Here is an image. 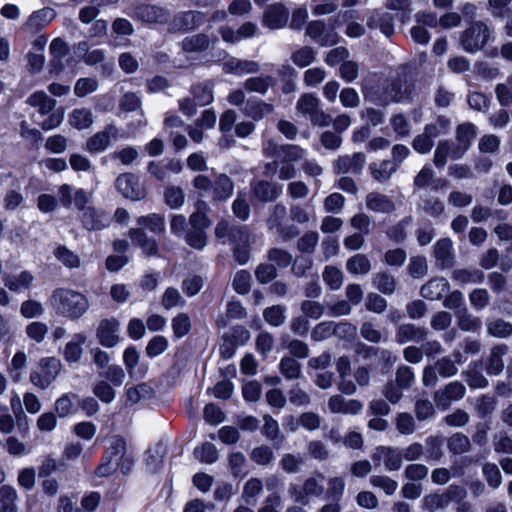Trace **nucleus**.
<instances>
[{
    "mask_svg": "<svg viewBox=\"0 0 512 512\" xmlns=\"http://www.w3.org/2000/svg\"><path fill=\"white\" fill-rule=\"evenodd\" d=\"M49 303L57 314L72 320L82 317L90 306L84 294L69 288L55 289L49 298Z\"/></svg>",
    "mask_w": 512,
    "mask_h": 512,
    "instance_id": "1",
    "label": "nucleus"
},
{
    "mask_svg": "<svg viewBox=\"0 0 512 512\" xmlns=\"http://www.w3.org/2000/svg\"><path fill=\"white\" fill-rule=\"evenodd\" d=\"M132 460L126 455V442L119 436L115 435L109 439L103 462L97 467L96 474L100 477L108 476L117 469L126 472L130 469Z\"/></svg>",
    "mask_w": 512,
    "mask_h": 512,
    "instance_id": "2",
    "label": "nucleus"
},
{
    "mask_svg": "<svg viewBox=\"0 0 512 512\" xmlns=\"http://www.w3.org/2000/svg\"><path fill=\"white\" fill-rule=\"evenodd\" d=\"M193 186L198 190L210 192L213 200L226 201L234 192V183L224 173L215 174L213 180L205 175H198L193 180Z\"/></svg>",
    "mask_w": 512,
    "mask_h": 512,
    "instance_id": "3",
    "label": "nucleus"
},
{
    "mask_svg": "<svg viewBox=\"0 0 512 512\" xmlns=\"http://www.w3.org/2000/svg\"><path fill=\"white\" fill-rule=\"evenodd\" d=\"M411 88L407 81L394 79L389 81L380 93L364 91V97L378 105H388L392 102H404L409 99Z\"/></svg>",
    "mask_w": 512,
    "mask_h": 512,
    "instance_id": "4",
    "label": "nucleus"
},
{
    "mask_svg": "<svg viewBox=\"0 0 512 512\" xmlns=\"http://www.w3.org/2000/svg\"><path fill=\"white\" fill-rule=\"evenodd\" d=\"M62 369L61 361L56 357H44L38 362V368L31 371L29 380L38 389H47L56 380Z\"/></svg>",
    "mask_w": 512,
    "mask_h": 512,
    "instance_id": "5",
    "label": "nucleus"
},
{
    "mask_svg": "<svg viewBox=\"0 0 512 512\" xmlns=\"http://www.w3.org/2000/svg\"><path fill=\"white\" fill-rule=\"evenodd\" d=\"M296 109L315 125L327 126L330 123L329 116L320 108V100L315 94H303L297 101Z\"/></svg>",
    "mask_w": 512,
    "mask_h": 512,
    "instance_id": "6",
    "label": "nucleus"
},
{
    "mask_svg": "<svg viewBox=\"0 0 512 512\" xmlns=\"http://www.w3.org/2000/svg\"><path fill=\"white\" fill-rule=\"evenodd\" d=\"M490 38V30L483 22L473 23L461 36V45L469 53L481 50Z\"/></svg>",
    "mask_w": 512,
    "mask_h": 512,
    "instance_id": "7",
    "label": "nucleus"
},
{
    "mask_svg": "<svg viewBox=\"0 0 512 512\" xmlns=\"http://www.w3.org/2000/svg\"><path fill=\"white\" fill-rule=\"evenodd\" d=\"M324 482L325 477L318 474L308 477L302 486H291L289 492L293 500L307 504L309 497H320L324 493Z\"/></svg>",
    "mask_w": 512,
    "mask_h": 512,
    "instance_id": "8",
    "label": "nucleus"
},
{
    "mask_svg": "<svg viewBox=\"0 0 512 512\" xmlns=\"http://www.w3.org/2000/svg\"><path fill=\"white\" fill-rule=\"evenodd\" d=\"M207 17L200 11H185L176 14L168 23L170 32H186L199 28L206 23Z\"/></svg>",
    "mask_w": 512,
    "mask_h": 512,
    "instance_id": "9",
    "label": "nucleus"
},
{
    "mask_svg": "<svg viewBox=\"0 0 512 512\" xmlns=\"http://www.w3.org/2000/svg\"><path fill=\"white\" fill-rule=\"evenodd\" d=\"M258 31L257 24L251 21L242 23L237 29L229 25H222L218 28L221 39L225 43L233 45L256 36Z\"/></svg>",
    "mask_w": 512,
    "mask_h": 512,
    "instance_id": "10",
    "label": "nucleus"
},
{
    "mask_svg": "<svg viewBox=\"0 0 512 512\" xmlns=\"http://www.w3.org/2000/svg\"><path fill=\"white\" fill-rule=\"evenodd\" d=\"M286 218V207L283 204H276L267 220L268 229L284 239L296 236L298 230L294 226L285 225Z\"/></svg>",
    "mask_w": 512,
    "mask_h": 512,
    "instance_id": "11",
    "label": "nucleus"
},
{
    "mask_svg": "<svg viewBox=\"0 0 512 512\" xmlns=\"http://www.w3.org/2000/svg\"><path fill=\"white\" fill-rule=\"evenodd\" d=\"M116 188L126 198L138 201L146 196V191L138 177L131 173H124L117 177Z\"/></svg>",
    "mask_w": 512,
    "mask_h": 512,
    "instance_id": "12",
    "label": "nucleus"
},
{
    "mask_svg": "<svg viewBox=\"0 0 512 512\" xmlns=\"http://www.w3.org/2000/svg\"><path fill=\"white\" fill-rule=\"evenodd\" d=\"M118 134L117 127L109 124L87 140L85 149L93 154L101 153L110 146L112 141L117 140Z\"/></svg>",
    "mask_w": 512,
    "mask_h": 512,
    "instance_id": "13",
    "label": "nucleus"
},
{
    "mask_svg": "<svg viewBox=\"0 0 512 512\" xmlns=\"http://www.w3.org/2000/svg\"><path fill=\"white\" fill-rule=\"evenodd\" d=\"M372 460L375 466L383 462L386 470L396 471L402 465V451L389 446H378L372 454Z\"/></svg>",
    "mask_w": 512,
    "mask_h": 512,
    "instance_id": "14",
    "label": "nucleus"
},
{
    "mask_svg": "<svg viewBox=\"0 0 512 512\" xmlns=\"http://www.w3.org/2000/svg\"><path fill=\"white\" fill-rule=\"evenodd\" d=\"M58 195L60 203L66 208L74 205L78 210H84L89 201V196L84 189L74 188L69 184L61 185Z\"/></svg>",
    "mask_w": 512,
    "mask_h": 512,
    "instance_id": "15",
    "label": "nucleus"
},
{
    "mask_svg": "<svg viewBox=\"0 0 512 512\" xmlns=\"http://www.w3.org/2000/svg\"><path fill=\"white\" fill-rule=\"evenodd\" d=\"M215 235L222 243L245 244L249 240V233L245 227H236L227 220H222L217 224Z\"/></svg>",
    "mask_w": 512,
    "mask_h": 512,
    "instance_id": "16",
    "label": "nucleus"
},
{
    "mask_svg": "<svg viewBox=\"0 0 512 512\" xmlns=\"http://www.w3.org/2000/svg\"><path fill=\"white\" fill-rule=\"evenodd\" d=\"M289 19V10L282 3H275L270 5L262 17V24L264 27L276 30L286 26Z\"/></svg>",
    "mask_w": 512,
    "mask_h": 512,
    "instance_id": "17",
    "label": "nucleus"
},
{
    "mask_svg": "<svg viewBox=\"0 0 512 512\" xmlns=\"http://www.w3.org/2000/svg\"><path fill=\"white\" fill-rule=\"evenodd\" d=\"M218 41V37L214 33H199L184 38L182 41V49L188 53L202 52L214 47Z\"/></svg>",
    "mask_w": 512,
    "mask_h": 512,
    "instance_id": "18",
    "label": "nucleus"
},
{
    "mask_svg": "<svg viewBox=\"0 0 512 512\" xmlns=\"http://www.w3.org/2000/svg\"><path fill=\"white\" fill-rule=\"evenodd\" d=\"M465 395V387L458 381L450 382L443 390H439L434 395V400L438 407L446 409L451 402L462 399Z\"/></svg>",
    "mask_w": 512,
    "mask_h": 512,
    "instance_id": "19",
    "label": "nucleus"
},
{
    "mask_svg": "<svg viewBox=\"0 0 512 512\" xmlns=\"http://www.w3.org/2000/svg\"><path fill=\"white\" fill-rule=\"evenodd\" d=\"M120 323L116 319H104L100 322L97 336L99 342L105 347H114L119 343L118 332Z\"/></svg>",
    "mask_w": 512,
    "mask_h": 512,
    "instance_id": "20",
    "label": "nucleus"
},
{
    "mask_svg": "<svg viewBox=\"0 0 512 512\" xmlns=\"http://www.w3.org/2000/svg\"><path fill=\"white\" fill-rule=\"evenodd\" d=\"M366 162V157L363 153H354L352 156L344 155L340 156L334 164V168L337 173H353L359 174L361 173L364 164Z\"/></svg>",
    "mask_w": 512,
    "mask_h": 512,
    "instance_id": "21",
    "label": "nucleus"
},
{
    "mask_svg": "<svg viewBox=\"0 0 512 512\" xmlns=\"http://www.w3.org/2000/svg\"><path fill=\"white\" fill-rule=\"evenodd\" d=\"M135 16L147 23H159V24H167L169 23V14L164 9L152 6V5H141L136 8Z\"/></svg>",
    "mask_w": 512,
    "mask_h": 512,
    "instance_id": "22",
    "label": "nucleus"
},
{
    "mask_svg": "<svg viewBox=\"0 0 512 512\" xmlns=\"http://www.w3.org/2000/svg\"><path fill=\"white\" fill-rule=\"evenodd\" d=\"M251 189L254 197L262 202L273 201L282 193V187L280 185L264 180L253 183Z\"/></svg>",
    "mask_w": 512,
    "mask_h": 512,
    "instance_id": "23",
    "label": "nucleus"
},
{
    "mask_svg": "<svg viewBox=\"0 0 512 512\" xmlns=\"http://www.w3.org/2000/svg\"><path fill=\"white\" fill-rule=\"evenodd\" d=\"M367 26L371 29L379 28L386 37H390L394 33L393 17L388 12L372 11L367 19Z\"/></svg>",
    "mask_w": 512,
    "mask_h": 512,
    "instance_id": "24",
    "label": "nucleus"
},
{
    "mask_svg": "<svg viewBox=\"0 0 512 512\" xmlns=\"http://www.w3.org/2000/svg\"><path fill=\"white\" fill-rule=\"evenodd\" d=\"M259 68V64L255 61L238 58H231L223 64V71L225 73L236 76L257 73Z\"/></svg>",
    "mask_w": 512,
    "mask_h": 512,
    "instance_id": "25",
    "label": "nucleus"
},
{
    "mask_svg": "<svg viewBox=\"0 0 512 512\" xmlns=\"http://www.w3.org/2000/svg\"><path fill=\"white\" fill-rule=\"evenodd\" d=\"M476 136V127L471 123H464L457 127L456 144L459 146L454 151L455 156H463L469 149Z\"/></svg>",
    "mask_w": 512,
    "mask_h": 512,
    "instance_id": "26",
    "label": "nucleus"
},
{
    "mask_svg": "<svg viewBox=\"0 0 512 512\" xmlns=\"http://www.w3.org/2000/svg\"><path fill=\"white\" fill-rule=\"evenodd\" d=\"M56 16L51 8H43L33 12L25 22V29L28 32H37L47 26Z\"/></svg>",
    "mask_w": 512,
    "mask_h": 512,
    "instance_id": "27",
    "label": "nucleus"
},
{
    "mask_svg": "<svg viewBox=\"0 0 512 512\" xmlns=\"http://www.w3.org/2000/svg\"><path fill=\"white\" fill-rule=\"evenodd\" d=\"M449 288V282L445 278H434L421 287L420 294L425 299L438 300Z\"/></svg>",
    "mask_w": 512,
    "mask_h": 512,
    "instance_id": "28",
    "label": "nucleus"
},
{
    "mask_svg": "<svg viewBox=\"0 0 512 512\" xmlns=\"http://www.w3.org/2000/svg\"><path fill=\"white\" fill-rule=\"evenodd\" d=\"M366 207L376 213H391L395 209L394 202L387 195L371 192L366 196Z\"/></svg>",
    "mask_w": 512,
    "mask_h": 512,
    "instance_id": "29",
    "label": "nucleus"
},
{
    "mask_svg": "<svg viewBox=\"0 0 512 512\" xmlns=\"http://www.w3.org/2000/svg\"><path fill=\"white\" fill-rule=\"evenodd\" d=\"M274 110L272 104L259 99H249L242 108V112L253 120H261L271 114Z\"/></svg>",
    "mask_w": 512,
    "mask_h": 512,
    "instance_id": "30",
    "label": "nucleus"
},
{
    "mask_svg": "<svg viewBox=\"0 0 512 512\" xmlns=\"http://www.w3.org/2000/svg\"><path fill=\"white\" fill-rule=\"evenodd\" d=\"M459 146L454 142L440 141L434 152V164L437 167H444L449 159L456 160L462 156H455L454 151Z\"/></svg>",
    "mask_w": 512,
    "mask_h": 512,
    "instance_id": "31",
    "label": "nucleus"
},
{
    "mask_svg": "<svg viewBox=\"0 0 512 512\" xmlns=\"http://www.w3.org/2000/svg\"><path fill=\"white\" fill-rule=\"evenodd\" d=\"M74 51L77 56L82 57L83 61L90 66L101 63L105 59V51L103 49L89 50L88 43L86 41L79 42L75 47Z\"/></svg>",
    "mask_w": 512,
    "mask_h": 512,
    "instance_id": "32",
    "label": "nucleus"
},
{
    "mask_svg": "<svg viewBox=\"0 0 512 512\" xmlns=\"http://www.w3.org/2000/svg\"><path fill=\"white\" fill-rule=\"evenodd\" d=\"M33 275L28 271H22L17 275H5L4 284L13 292H22L28 289L33 281Z\"/></svg>",
    "mask_w": 512,
    "mask_h": 512,
    "instance_id": "33",
    "label": "nucleus"
},
{
    "mask_svg": "<svg viewBox=\"0 0 512 512\" xmlns=\"http://www.w3.org/2000/svg\"><path fill=\"white\" fill-rule=\"evenodd\" d=\"M86 341V336L82 333L74 334L64 349V358L69 363L78 362L82 356V345Z\"/></svg>",
    "mask_w": 512,
    "mask_h": 512,
    "instance_id": "34",
    "label": "nucleus"
},
{
    "mask_svg": "<svg viewBox=\"0 0 512 512\" xmlns=\"http://www.w3.org/2000/svg\"><path fill=\"white\" fill-rule=\"evenodd\" d=\"M68 122L73 128L84 130L92 126L94 117L90 109L76 108L69 114Z\"/></svg>",
    "mask_w": 512,
    "mask_h": 512,
    "instance_id": "35",
    "label": "nucleus"
},
{
    "mask_svg": "<svg viewBox=\"0 0 512 512\" xmlns=\"http://www.w3.org/2000/svg\"><path fill=\"white\" fill-rule=\"evenodd\" d=\"M397 168L398 164L390 160L372 163L369 166L372 177L380 183L388 181Z\"/></svg>",
    "mask_w": 512,
    "mask_h": 512,
    "instance_id": "36",
    "label": "nucleus"
},
{
    "mask_svg": "<svg viewBox=\"0 0 512 512\" xmlns=\"http://www.w3.org/2000/svg\"><path fill=\"white\" fill-rule=\"evenodd\" d=\"M507 350L505 344L496 345L491 349L486 368L488 374L498 375L502 372L504 367L502 357L507 353Z\"/></svg>",
    "mask_w": 512,
    "mask_h": 512,
    "instance_id": "37",
    "label": "nucleus"
},
{
    "mask_svg": "<svg viewBox=\"0 0 512 512\" xmlns=\"http://www.w3.org/2000/svg\"><path fill=\"white\" fill-rule=\"evenodd\" d=\"M435 257L442 268L450 267L453 264L452 241L450 239H440L435 244Z\"/></svg>",
    "mask_w": 512,
    "mask_h": 512,
    "instance_id": "38",
    "label": "nucleus"
},
{
    "mask_svg": "<svg viewBox=\"0 0 512 512\" xmlns=\"http://www.w3.org/2000/svg\"><path fill=\"white\" fill-rule=\"evenodd\" d=\"M82 223L88 230H99L106 226V217L102 212L96 211L94 208L85 206L82 210Z\"/></svg>",
    "mask_w": 512,
    "mask_h": 512,
    "instance_id": "39",
    "label": "nucleus"
},
{
    "mask_svg": "<svg viewBox=\"0 0 512 512\" xmlns=\"http://www.w3.org/2000/svg\"><path fill=\"white\" fill-rule=\"evenodd\" d=\"M425 336V329L416 327L413 324H403L399 326L396 335L398 342L402 344L409 341H421L425 338Z\"/></svg>",
    "mask_w": 512,
    "mask_h": 512,
    "instance_id": "40",
    "label": "nucleus"
},
{
    "mask_svg": "<svg viewBox=\"0 0 512 512\" xmlns=\"http://www.w3.org/2000/svg\"><path fill=\"white\" fill-rule=\"evenodd\" d=\"M27 102L38 108L40 114L45 115L53 110L56 101L50 98L44 91H37L29 96Z\"/></svg>",
    "mask_w": 512,
    "mask_h": 512,
    "instance_id": "41",
    "label": "nucleus"
},
{
    "mask_svg": "<svg viewBox=\"0 0 512 512\" xmlns=\"http://www.w3.org/2000/svg\"><path fill=\"white\" fill-rule=\"evenodd\" d=\"M346 269L353 275H365L371 270V262L364 254H355L346 262Z\"/></svg>",
    "mask_w": 512,
    "mask_h": 512,
    "instance_id": "42",
    "label": "nucleus"
},
{
    "mask_svg": "<svg viewBox=\"0 0 512 512\" xmlns=\"http://www.w3.org/2000/svg\"><path fill=\"white\" fill-rule=\"evenodd\" d=\"M130 237L136 245L140 246L148 256L157 252V244L153 238H148L141 229H131Z\"/></svg>",
    "mask_w": 512,
    "mask_h": 512,
    "instance_id": "43",
    "label": "nucleus"
},
{
    "mask_svg": "<svg viewBox=\"0 0 512 512\" xmlns=\"http://www.w3.org/2000/svg\"><path fill=\"white\" fill-rule=\"evenodd\" d=\"M452 279L458 284H477L484 280V274L478 269H456L452 273Z\"/></svg>",
    "mask_w": 512,
    "mask_h": 512,
    "instance_id": "44",
    "label": "nucleus"
},
{
    "mask_svg": "<svg viewBox=\"0 0 512 512\" xmlns=\"http://www.w3.org/2000/svg\"><path fill=\"white\" fill-rule=\"evenodd\" d=\"M49 51L52 57L51 63L53 70L58 72L61 70L60 61L68 53V45L61 38H55L50 44Z\"/></svg>",
    "mask_w": 512,
    "mask_h": 512,
    "instance_id": "45",
    "label": "nucleus"
},
{
    "mask_svg": "<svg viewBox=\"0 0 512 512\" xmlns=\"http://www.w3.org/2000/svg\"><path fill=\"white\" fill-rule=\"evenodd\" d=\"M27 363V356L23 351H18L8 366V373L14 383H19L23 378L24 369Z\"/></svg>",
    "mask_w": 512,
    "mask_h": 512,
    "instance_id": "46",
    "label": "nucleus"
},
{
    "mask_svg": "<svg viewBox=\"0 0 512 512\" xmlns=\"http://www.w3.org/2000/svg\"><path fill=\"white\" fill-rule=\"evenodd\" d=\"M273 83L274 79L271 76L250 77L245 80L244 88L248 92L265 94Z\"/></svg>",
    "mask_w": 512,
    "mask_h": 512,
    "instance_id": "47",
    "label": "nucleus"
},
{
    "mask_svg": "<svg viewBox=\"0 0 512 512\" xmlns=\"http://www.w3.org/2000/svg\"><path fill=\"white\" fill-rule=\"evenodd\" d=\"M17 493L13 487L0 488V512H17Z\"/></svg>",
    "mask_w": 512,
    "mask_h": 512,
    "instance_id": "48",
    "label": "nucleus"
},
{
    "mask_svg": "<svg viewBox=\"0 0 512 512\" xmlns=\"http://www.w3.org/2000/svg\"><path fill=\"white\" fill-rule=\"evenodd\" d=\"M458 326L461 330L466 332H477L482 327V322L478 317L468 313L466 309H463L457 313Z\"/></svg>",
    "mask_w": 512,
    "mask_h": 512,
    "instance_id": "49",
    "label": "nucleus"
},
{
    "mask_svg": "<svg viewBox=\"0 0 512 512\" xmlns=\"http://www.w3.org/2000/svg\"><path fill=\"white\" fill-rule=\"evenodd\" d=\"M137 223L139 226L147 228L155 234H159L165 229L164 218L161 215L155 213L139 217Z\"/></svg>",
    "mask_w": 512,
    "mask_h": 512,
    "instance_id": "50",
    "label": "nucleus"
},
{
    "mask_svg": "<svg viewBox=\"0 0 512 512\" xmlns=\"http://www.w3.org/2000/svg\"><path fill=\"white\" fill-rule=\"evenodd\" d=\"M280 371L286 379L294 380L298 379L301 375V365L298 361L290 357H284L281 359Z\"/></svg>",
    "mask_w": 512,
    "mask_h": 512,
    "instance_id": "51",
    "label": "nucleus"
},
{
    "mask_svg": "<svg viewBox=\"0 0 512 512\" xmlns=\"http://www.w3.org/2000/svg\"><path fill=\"white\" fill-rule=\"evenodd\" d=\"M54 255L68 268H77L80 266L79 256L65 246H58L54 251Z\"/></svg>",
    "mask_w": 512,
    "mask_h": 512,
    "instance_id": "52",
    "label": "nucleus"
},
{
    "mask_svg": "<svg viewBox=\"0 0 512 512\" xmlns=\"http://www.w3.org/2000/svg\"><path fill=\"white\" fill-rule=\"evenodd\" d=\"M488 334L493 337L505 338L512 333V324L501 320H492L487 323Z\"/></svg>",
    "mask_w": 512,
    "mask_h": 512,
    "instance_id": "53",
    "label": "nucleus"
},
{
    "mask_svg": "<svg viewBox=\"0 0 512 512\" xmlns=\"http://www.w3.org/2000/svg\"><path fill=\"white\" fill-rule=\"evenodd\" d=\"M324 282L332 289L338 290L343 284V273L334 266H326L322 274Z\"/></svg>",
    "mask_w": 512,
    "mask_h": 512,
    "instance_id": "54",
    "label": "nucleus"
},
{
    "mask_svg": "<svg viewBox=\"0 0 512 512\" xmlns=\"http://www.w3.org/2000/svg\"><path fill=\"white\" fill-rule=\"evenodd\" d=\"M195 457L207 464H212L218 459V451L211 443H205L194 450Z\"/></svg>",
    "mask_w": 512,
    "mask_h": 512,
    "instance_id": "55",
    "label": "nucleus"
},
{
    "mask_svg": "<svg viewBox=\"0 0 512 512\" xmlns=\"http://www.w3.org/2000/svg\"><path fill=\"white\" fill-rule=\"evenodd\" d=\"M191 92L199 106H205L213 101V92L209 84L195 85Z\"/></svg>",
    "mask_w": 512,
    "mask_h": 512,
    "instance_id": "56",
    "label": "nucleus"
},
{
    "mask_svg": "<svg viewBox=\"0 0 512 512\" xmlns=\"http://www.w3.org/2000/svg\"><path fill=\"white\" fill-rule=\"evenodd\" d=\"M373 487L380 488L388 496L393 495L398 488V483L384 475H374L370 478Z\"/></svg>",
    "mask_w": 512,
    "mask_h": 512,
    "instance_id": "57",
    "label": "nucleus"
},
{
    "mask_svg": "<svg viewBox=\"0 0 512 512\" xmlns=\"http://www.w3.org/2000/svg\"><path fill=\"white\" fill-rule=\"evenodd\" d=\"M175 337L182 338L188 334L191 329V321L187 314L180 313L172 319L171 322Z\"/></svg>",
    "mask_w": 512,
    "mask_h": 512,
    "instance_id": "58",
    "label": "nucleus"
},
{
    "mask_svg": "<svg viewBox=\"0 0 512 512\" xmlns=\"http://www.w3.org/2000/svg\"><path fill=\"white\" fill-rule=\"evenodd\" d=\"M169 346L168 340L161 335L154 336L146 346V354L150 358L157 357L164 353Z\"/></svg>",
    "mask_w": 512,
    "mask_h": 512,
    "instance_id": "59",
    "label": "nucleus"
},
{
    "mask_svg": "<svg viewBox=\"0 0 512 512\" xmlns=\"http://www.w3.org/2000/svg\"><path fill=\"white\" fill-rule=\"evenodd\" d=\"M166 204L172 208H180L185 200V195L180 187L170 186L164 192Z\"/></svg>",
    "mask_w": 512,
    "mask_h": 512,
    "instance_id": "60",
    "label": "nucleus"
},
{
    "mask_svg": "<svg viewBox=\"0 0 512 512\" xmlns=\"http://www.w3.org/2000/svg\"><path fill=\"white\" fill-rule=\"evenodd\" d=\"M263 316L266 322L270 325L280 326L286 319L285 308L280 305L268 307L264 310Z\"/></svg>",
    "mask_w": 512,
    "mask_h": 512,
    "instance_id": "61",
    "label": "nucleus"
},
{
    "mask_svg": "<svg viewBox=\"0 0 512 512\" xmlns=\"http://www.w3.org/2000/svg\"><path fill=\"white\" fill-rule=\"evenodd\" d=\"M396 429L400 434L410 435L416 429L414 418L411 414L403 412L396 416L395 420Z\"/></svg>",
    "mask_w": 512,
    "mask_h": 512,
    "instance_id": "62",
    "label": "nucleus"
},
{
    "mask_svg": "<svg viewBox=\"0 0 512 512\" xmlns=\"http://www.w3.org/2000/svg\"><path fill=\"white\" fill-rule=\"evenodd\" d=\"M251 274L246 270H239L236 272L232 286L239 294H247L251 288Z\"/></svg>",
    "mask_w": 512,
    "mask_h": 512,
    "instance_id": "63",
    "label": "nucleus"
},
{
    "mask_svg": "<svg viewBox=\"0 0 512 512\" xmlns=\"http://www.w3.org/2000/svg\"><path fill=\"white\" fill-rule=\"evenodd\" d=\"M232 210L236 217L240 220H247L250 215V207L246 201V194L239 191L236 199L232 203Z\"/></svg>",
    "mask_w": 512,
    "mask_h": 512,
    "instance_id": "64",
    "label": "nucleus"
}]
</instances>
